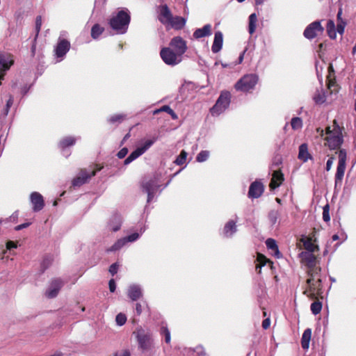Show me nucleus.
<instances>
[{"instance_id":"338daca9","label":"nucleus","mask_w":356,"mask_h":356,"mask_svg":"<svg viewBox=\"0 0 356 356\" xmlns=\"http://www.w3.org/2000/svg\"><path fill=\"white\" fill-rule=\"evenodd\" d=\"M30 224H19V225L16 226L15 227V229L16 231L22 230L26 227H27Z\"/></svg>"},{"instance_id":"49530a36","label":"nucleus","mask_w":356,"mask_h":356,"mask_svg":"<svg viewBox=\"0 0 356 356\" xmlns=\"http://www.w3.org/2000/svg\"><path fill=\"white\" fill-rule=\"evenodd\" d=\"M209 155L208 151L202 150L197 154L196 160L198 162H204L209 158Z\"/></svg>"},{"instance_id":"2eb2a0df","label":"nucleus","mask_w":356,"mask_h":356,"mask_svg":"<svg viewBox=\"0 0 356 356\" xmlns=\"http://www.w3.org/2000/svg\"><path fill=\"white\" fill-rule=\"evenodd\" d=\"M316 238V228H314V232L309 236L302 235L300 238V241L303 243L305 252H314L316 249H318V246L316 245L313 242H315Z\"/></svg>"},{"instance_id":"5701e85b","label":"nucleus","mask_w":356,"mask_h":356,"mask_svg":"<svg viewBox=\"0 0 356 356\" xmlns=\"http://www.w3.org/2000/svg\"><path fill=\"white\" fill-rule=\"evenodd\" d=\"M127 296L132 301H136L143 296V289L137 284H131L127 289Z\"/></svg>"},{"instance_id":"ddd939ff","label":"nucleus","mask_w":356,"mask_h":356,"mask_svg":"<svg viewBox=\"0 0 356 356\" xmlns=\"http://www.w3.org/2000/svg\"><path fill=\"white\" fill-rule=\"evenodd\" d=\"M64 282L60 278L53 279L45 291V296L48 298H54L57 296Z\"/></svg>"},{"instance_id":"79ce46f5","label":"nucleus","mask_w":356,"mask_h":356,"mask_svg":"<svg viewBox=\"0 0 356 356\" xmlns=\"http://www.w3.org/2000/svg\"><path fill=\"white\" fill-rule=\"evenodd\" d=\"M187 155L188 154L185 150H181L180 154L177 157L176 160L175 161V163H176L177 165H181L184 164L186 161Z\"/></svg>"},{"instance_id":"37998d69","label":"nucleus","mask_w":356,"mask_h":356,"mask_svg":"<svg viewBox=\"0 0 356 356\" xmlns=\"http://www.w3.org/2000/svg\"><path fill=\"white\" fill-rule=\"evenodd\" d=\"M51 262L52 257L49 255L45 256L41 263V273H44V270L51 264Z\"/></svg>"},{"instance_id":"1a4fd4ad","label":"nucleus","mask_w":356,"mask_h":356,"mask_svg":"<svg viewBox=\"0 0 356 356\" xmlns=\"http://www.w3.org/2000/svg\"><path fill=\"white\" fill-rule=\"evenodd\" d=\"M347 153L344 149H340L339 151V162L335 174V184L341 183L344 176L346 170V161Z\"/></svg>"},{"instance_id":"4468645a","label":"nucleus","mask_w":356,"mask_h":356,"mask_svg":"<svg viewBox=\"0 0 356 356\" xmlns=\"http://www.w3.org/2000/svg\"><path fill=\"white\" fill-rule=\"evenodd\" d=\"M264 189L263 183L259 180H255L250 185L248 195L252 199L259 198L264 193Z\"/></svg>"},{"instance_id":"864d4df0","label":"nucleus","mask_w":356,"mask_h":356,"mask_svg":"<svg viewBox=\"0 0 356 356\" xmlns=\"http://www.w3.org/2000/svg\"><path fill=\"white\" fill-rule=\"evenodd\" d=\"M17 248V243L13 241H9L6 243V250L3 252L4 254L8 250L11 252L12 250Z\"/></svg>"},{"instance_id":"7c9ffc66","label":"nucleus","mask_w":356,"mask_h":356,"mask_svg":"<svg viewBox=\"0 0 356 356\" xmlns=\"http://www.w3.org/2000/svg\"><path fill=\"white\" fill-rule=\"evenodd\" d=\"M298 159L302 162H306L309 159H312V156L309 153L308 146L306 143H302L299 147Z\"/></svg>"},{"instance_id":"6ab92c4d","label":"nucleus","mask_w":356,"mask_h":356,"mask_svg":"<svg viewBox=\"0 0 356 356\" xmlns=\"http://www.w3.org/2000/svg\"><path fill=\"white\" fill-rule=\"evenodd\" d=\"M14 64L13 56L10 53H0V71L6 73Z\"/></svg>"},{"instance_id":"bb28decb","label":"nucleus","mask_w":356,"mask_h":356,"mask_svg":"<svg viewBox=\"0 0 356 356\" xmlns=\"http://www.w3.org/2000/svg\"><path fill=\"white\" fill-rule=\"evenodd\" d=\"M223 43V35L220 31L215 33L213 42L211 47V50L213 53H218L220 51Z\"/></svg>"},{"instance_id":"f8f14e48","label":"nucleus","mask_w":356,"mask_h":356,"mask_svg":"<svg viewBox=\"0 0 356 356\" xmlns=\"http://www.w3.org/2000/svg\"><path fill=\"white\" fill-rule=\"evenodd\" d=\"M169 47L172 48L181 58L188 49L186 41L180 36L172 38L170 42Z\"/></svg>"},{"instance_id":"69168bd1","label":"nucleus","mask_w":356,"mask_h":356,"mask_svg":"<svg viewBox=\"0 0 356 356\" xmlns=\"http://www.w3.org/2000/svg\"><path fill=\"white\" fill-rule=\"evenodd\" d=\"M13 102H14L13 97L10 95L9 96V99H8V101L6 102V107L10 108L13 104Z\"/></svg>"},{"instance_id":"f3484780","label":"nucleus","mask_w":356,"mask_h":356,"mask_svg":"<svg viewBox=\"0 0 356 356\" xmlns=\"http://www.w3.org/2000/svg\"><path fill=\"white\" fill-rule=\"evenodd\" d=\"M30 202L32 209L35 212L41 211L44 207L43 196L38 192H32L30 195Z\"/></svg>"},{"instance_id":"a18cd8bd","label":"nucleus","mask_w":356,"mask_h":356,"mask_svg":"<svg viewBox=\"0 0 356 356\" xmlns=\"http://www.w3.org/2000/svg\"><path fill=\"white\" fill-rule=\"evenodd\" d=\"M116 324L119 326H122L127 322V316L124 314L119 313L115 317Z\"/></svg>"},{"instance_id":"e433bc0d","label":"nucleus","mask_w":356,"mask_h":356,"mask_svg":"<svg viewBox=\"0 0 356 356\" xmlns=\"http://www.w3.org/2000/svg\"><path fill=\"white\" fill-rule=\"evenodd\" d=\"M326 29H327V32L328 36L331 39H334L336 38L337 34H336L335 24H334V22L333 20L330 19L327 22Z\"/></svg>"},{"instance_id":"aec40b11","label":"nucleus","mask_w":356,"mask_h":356,"mask_svg":"<svg viewBox=\"0 0 356 356\" xmlns=\"http://www.w3.org/2000/svg\"><path fill=\"white\" fill-rule=\"evenodd\" d=\"M299 257L308 269L316 266L318 264L317 258L313 252H301L299 254Z\"/></svg>"},{"instance_id":"c03bdc74","label":"nucleus","mask_w":356,"mask_h":356,"mask_svg":"<svg viewBox=\"0 0 356 356\" xmlns=\"http://www.w3.org/2000/svg\"><path fill=\"white\" fill-rule=\"evenodd\" d=\"M291 125L294 130L299 129L302 127V121L300 118H293L291 121Z\"/></svg>"},{"instance_id":"0e129e2a","label":"nucleus","mask_w":356,"mask_h":356,"mask_svg":"<svg viewBox=\"0 0 356 356\" xmlns=\"http://www.w3.org/2000/svg\"><path fill=\"white\" fill-rule=\"evenodd\" d=\"M135 309H136V312L137 315H138V316H139V315H140V314H141V313H142V311H143V308H142V305H141V304H140V303H138H138H136V308H135Z\"/></svg>"},{"instance_id":"423d86ee","label":"nucleus","mask_w":356,"mask_h":356,"mask_svg":"<svg viewBox=\"0 0 356 356\" xmlns=\"http://www.w3.org/2000/svg\"><path fill=\"white\" fill-rule=\"evenodd\" d=\"M160 56L166 65L171 66H175L182 60V58L169 47L161 48Z\"/></svg>"},{"instance_id":"72a5a7b5","label":"nucleus","mask_w":356,"mask_h":356,"mask_svg":"<svg viewBox=\"0 0 356 356\" xmlns=\"http://www.w3.org/2000/svg\"><path fill=\"white\" fill-rule=\"evenodd\" d=\"M76 143V138L73 136H66L62 138L59 142V147L61 149L72 146Z\"/></svg>"},{"instance_id":"3c124183","label":"nucleus","mask_w":356,"mask_h":356,"mask_svg":"<svg viewBox=\"0 0 356 356\" xmlns=\"http://www.w3.org/2000/svg\"><path fill=\"white\" fill-rule=\"evenodd\" d=\"M327 88L330 90H332V87H336V81L334 78H332V75L329 74V75L327 76Z\"/></svg>"},{"instance_id":"cd10ccee","label":"nucleus","mask_w":356,"mask_h":356,"mask_svg":"<svg viewBox=\"0 0 356 356\" xmlns=\"http://www.w3.org/2000/svg\"><path fill=\"white\" fill-rule=\"evenodd\" d=\"M211 35V24H206L201 29H197L193 33V37L195 39H200Z\"/></svg>"},{"instance_id":"a878e982","label":"nucleus","mask_w":356,"mask_h":356,"mask_svg":"<svg viewBox=\"0 0 356 356\" xmlns=\"http://www.w3.org/2000/svg\"><path fill=\"white\" fill-rule=\"evenodd\" d=\"M168 25L175 30H181L186 25V20L184 17L180 16H172Z\"/></svg>"},{"instance_id":"c9c22d12","label":"nucleus","mask_w":356,"mask_h":356,"mask_svg":"<svg viewBox=\"0 0 356 356\" xmlns=\"http://www.w3.org/2000/svg\"><path fill=\"white\" fill-rule=\"evenodd\" d=\"M257 22V17L255 13H252L249 16V26L248 31L250 35H252L256 30V25Z\"/></svg>"},{"instance_id":"39448f33","label":"nucleus","mask_w":356,"mask_h":356,"mask_svg":"<svg viewBox=\"0 0 356 356\" xmlns=\"http://www.w3.org/2000/svg\"><path fill=\"white\" fill-rule=\"evenodd\" d=\"M231 102V94L229 91H222L214 106L210 112L213 115H218L229 106Z\"/></svg>"},{"instance_id":"2f4dec72","label":"nucleus","mask_w":356,"mask_h":356,"mask_svg":"<svg viewBox=\"0 0 356 356\" xmlns=\"http://www.w3.org/2000/svg\"><path fill=\"white\" fill-rule=\"evenodd\" d=\"M254 262L256 271L258 273H261V268L266 266L267 264H269L270 265L272 264V262H270L269 259H268L266 257L261 254H258Z\"/></svg>"},{"instance_id":"58836bf2","label":"nucleus","mask_w":356,"mask_h":356,"mask_svg":"<svg viewBox=\"0 0 356 356\" xmlns=\"http://www.w3.org/2000/svg\"><path fill=\"white\" fill-rule=\"evenodd\" d=\"M126 118V115L122 113L114 114L111 115L108 119V122L111 124H120Z\"/></svg>"},{"instance_id":"de8ad7c7","label":"nucleus","mask_w":356,"mask_h":356,"mask_svg":"<svg viewBox=\"0 0 356 356\" xmlns=\"http://www.w3.org/2000/svg\"><path fill=\"white\" fill-rule=\"evenodd\" d=\"M269 220L272 222H276L277 220H280V213L277 210H272L268 215Z\"/></svg>"},{"instance_id":"774afa93","label":"nucleus","mask_w":356,"mask_h":356,"mask_svg":"<svg viewBox=\"0 0 356 356\" xmlns=\"http://www.w3.org/2000/svg\"><path fill=\"white\" fill-rule=\"evenodd\" d=\"M341 15H342V8H340L338 11L337 15V20L339 22H341V21H343L342 18H341Z\"/></svg>"},{"instance_id":"9d476101","label":"nucleus","mask_w":356,"mask_h":356,"mask_svg":"<svg viewBox=\"0 0 356 356\" xmlns=\"http://www.w3.org/2000/svg\"><path fill=\"white\" fill-rule=\"evenodd\" d=\"M102 167H98L96 170H92L89 172L86 169H82L79 175L72 180L74 187H79L86 184L92 177L95 176L97 172L101 170Z\"/></svg>"},{"instance_id":"c85d7f7f","label":"nucleus","mask_w":356,"mask_h":356,"mask_svg":"<svg viewBox=\"0 0 356 356\" xmlns=\"http://www.w3.org/2000/svg\"><path fill=\"white\" fill-rule=\"evenodd\" d=\"M321 268L317 266L308 269L307 275L309 277L307 280V283H310L311 280H318V278L321 279Z\"/></svg>"},{"instance_id":"4d7b16f0","label":"nucleus","mask_w":356,"mask_h":356,"mask_svg":"<svg viewBox=\"0 0 356 356\" xmlns=\"http://www.w3.org/2000/svg\"><path fill=\"white\" fill-rule=\"evenodd\" d=\"M128 153V149L127 147H124L122 149H120L118 153L117 154V156L119 159H123L125 157V156Z\"/></svg>"},{"instance_id":"6e6552de","label":"nucleus","mask_w":356,"mask_h":356,"mask_svg":"<svg viewBox=\"0 0 356 356\" xmlns=\"http://www.w3.org/2000/svg\"><path fill=\"white\" fill-rule=\"evenodd\" d=\"M307 284L308 287L304 291L303 293L306 295L309 299H316L317 296L322 294V279L318 278V280H311V282L307 283Z\"/></svg>"},{"instance_id":"09e8293b","label":"nucleus","mask_w":356,"mask_h":356,"mask_svg":"<svg viewBox=\"0 0 356 356\" xmlns=\"http://www.w3.org/2000/svg\"><path fill=\"white\" fill-rule=\"evenodd\" d=\"M161 334L165 337V341L166 343H170L171 340L170 332L167 327H161Z\"/></svg>"},{"instance_id":"412c9836","label":"nucleus","mask_w":356,"mask_h":356,"mask_svg":"<svg viewBox=\"0 0 356 356\" xmlns=\"http://www.w3.org/2000/svg\"><path fill=\"white\" fill-rule=\"evenodd\" d=\"M159 14L158 19L159 22L163 25H168L172 19V14L167 4L161 5L159 6Z\"/></svg>"},{"instance_id":"680f3d73","label":"nucleus","mask_w":356,"mask_h":356,"mask_svg":"<svg viewBox=\"0 0 356 356\" xmlns=\"http://www.w3.org/2000/svg\"><path fill=\"white\" fill-rule=\"evenodd\" d=\"M18 217H19V213L17 211L13 213L10 216V221L12 222H16L18 220Z\"/></svg>"},{"instance_id":"a211bd4d","label":"nucleus","mask_w":356,"mask_h":356,"mask_svg":"<svg viewBox=\"0 0 356 356\" xmlns=\"http://www.w3.org/2000/svg\"><path fill=\"white\" fill-rule=\"evenodd\" d=\"M159 186L154 180H149L142 185L143 191L147 194V202H149L154 197V194L158 190Z\"/></svg>"},{"instance_id":"dca6fc26","label":"nucleus","mask_w":356,"mask_h":356,"mask_svg":"<svg viewBox=\"0 0 356 356\" xmlns=\"http://www.w3.org/2000/svg\"><path fill=\"white\" fill-rule=\"evenodd\" d=\"M136 339L139 348L143 351L149 348L151 343V337L149 334L146 333L143 330H139L137 332Z\"/></svg>"},{"instance_id":"b1692460","label":"nucleus","mask_w":356,"mask_h":356,"mask_svg":"<svg viewBox=\"0 0 356 356\" xmlns=\"http://www.w3.org/2000/svg\"><path fill=\"white\" fill-rule=\"evenodd\" d=\"M284 175L280 170H275L272 175V178L269 184L271 190L279 187L284 181Z\"/></svg>"},{"instance_id":"f704fd0d","label":"nucleus","mask_w":356,"mask_h":356,"mask_svg":"<svg viewBox=\"0 0 356 356\" xmlns=\"http://www.w3.org/2000/svg\"><path fill=\"white\" fill-rule=\"evenodd\" d=\"M160 112H166L170 115L173 120H177L178 118L177 115L175 112L168 106L164 105L159 109H156L154 111V114L159 113Z\"/></svg>"},{"instance_id":"9b49d317","label":"nucleus","mask_w":356,"mask_h":356,"mask_svg":"<svg viewBox=\"0 0 356 356\" xmlns=\"http://www.w3.org/2000/svg\"><path fill=\"white\" fill-rule=\"evenodd\" d=\"M324 31L323 27L321 24L320 21H315L309 24L304 31L303 35L309 39L312 40L318 36L319 34H322Z\"/></svg>"},{"instance_id":"e2e57ef3","label":"nucleus","mask_w":356,"mask_h":356,"mask_svg":"<svg viewBox=\"0 0 356 356\" xmlns=\"http://www.w3.org/2000/svg\"><path fill=\"white\" fill-rule=\"evenodd\" d=\"M334 159V158L333 156L330 157L327 161V163H326V170L327 171H329L330 169H331V167H332V165L333 163V160Z\"/></svg>"},{"instance_id":"603ef678","label":"nucleus","mask_w":356,"mask_h":356,"mask_svg":"<svg viewBox=\"0 0 356 356\" xmlns=\"http://www.w3.org/2000/svg\"><path fill=\"white\" fill-rule=\"evenodd\" d=\"M41 26H42V17L40 15H39L35 19V31H36L35 37H38V35L40 31Z\"/></svg>"},{"instance_id":"c756f323","label":"nucleus","mask_w":356,"mask_h":356,"mask_svg":"<svg viewBox=\"0 0 356 356\" xmlns=\"http://www.w3.org/2000/svg\"><path fill=\"white\" fill-rule=\"evenodd\" d=\"M237 232L236 224H225V226L220 232V235L224 238L232 237Z\"/></svg>"},{"instance_id":"6e6d98bb","label":"nucleus","mask_w":356,"mask_h":356,"mask_svg":"<svg viewBox=\"0 0 356 356\" xmlns=\"http://www.w3.org/2000/svg\"><path fill=\"white\" fill-rule=\"evenodd\" d=\"M118 270V264L117 263H114L109 267V273L114 275L117 273Z\"/></svg>"},{"instance_id":"a19ab883","label":"nucleus","mask_w":356,"mask_h":356,"mask_svg":"<svg viewBox=\"0 0 356 356\" xmlns=\"http://www.w3.org/2000/svg\"><path fill=\"white\" fill-rule=\"evenodd\" d=\"M316 104H321L325 102L326 97L324 93H322V91L317 90L314 94L313 97Z\"/></svg>"},{"instance_id":"473e14b6","label":"nucleus","mask_w":356,"mask_h":356,"mask_svg":"<svg viewBox=\"0 0 356 356\" xmlns=\"http://www.w3.org/2000/svg\"><path fill=\"white\" fill-rule=\"evenodd\" d=\"M311 337L312 330L310 328L306 329L304 331L301 339V346L303 349L307 350L309 348Z\"/></svg>"},{"instance_id":"5fc2aeb1","label":"nucleus","mask_w":356,"mask_h":356,"mask_svg":"<svg viewBox=\"0 0 356 356\" xmlns=\"http://www.w3.org/2000/svg\"><path fill=\"white\" fill-rule=\"evenodd\" d=\"M345 26H346V22L344 21H341V22L338 23L337 26V30L339 33L343 34V33L344 31Z\"/></svg>"},{"instance_id":"f257e3e1","label":"nucleus","mask_w":356,"mask_h":356,"mask_svg":"<svg viewBox=\"0 0 356 356\" xmlns=\"http://www.w3.org/2000/svg\"><path fill=\"white\" fill-rule=\"evenodd\" d=\"M344 127H340L337 121L334 120L332 126H327L325 128L326 137L325 146L329 147L330 149L334 150L340 149L343 143Z\"/></svg>"},{"instance_id":"0eeeda50","label":"nucleus","mask_w":356,"mask_h":356,"mask_svg":"<svg viewBox=\"0 0 356 356\" xmlns=\"http://www.w3.org/2000/svg\"><path fill=\"white\" fill-rule=\"evenodd\" d=\"M158 139L157 136H154L152 139L147 140L141 147L136 148L124 160V164L128 165L136 159L143 153H145Z\"/></svg>"},{"instance_id":"13d9d810","label":"nucleus","mask_w":356,"mask_h":356,"mask_svg":"<svg viewBox=\"0 0 356 356\" xmlns=\"http://www.w3.org/2000/svg\"><path fill=\"white\" fill-rule=\"evenodd\" d=\"M109 290L113 293L116 289V284L113 279H111L108 282Z\"/></svg>"},{"instance_id":"052dcab7","label":"nucleus","mask_w":356,"mask_h":356,"mask_svg":"<svg viewBox=\"0 0 356 356\" xmlns=\"http://www.w3.org/2000/svg\"><path fill=\"white\" fill-rule=\"evenodd\" d=\"M270 320L269 318L264 319L262 322V327L264 330L268 329L270 327Z\"/></svg>"},{"instance_id":"f03ea898","label":"nucleus","mask_w":356,"mask_h":356,"mask_svg":"<svg viewBox=\"0 0 356 356\" xmlns=\"http://www.w3.org/2000/svg\"><path fill=\"white\" fill-rule=\"evenodd\" d=\"M131 16L127 10H121L113 16L108 22L111 28L118 34H124L127 31Z\"/></svg>"},{"instance_id":"4be33fe9","label":"nucleus","mask_w":356,"mask_h":356,"mask_svg":"<svg viewBox=\"0 0 356 356\" xmlns=\"http://www.w3.org/2000/svg\"><path fill=\"white\" fill-rule=\"evenodd\" d=\"M70 49V43L66 39L59 40L57 45L55 47L54 51L56 57H63Z\"/></svg>"},{"instance_id":"20e7f679","label":"nucleus","mask_w":356,"mask_h":356,"mask_svg":"<svg viewBox=\"0 0 356 356\" xmlns=\"http://www.w3.org/2000/svg\"><path fill=\"white\" fill-rule=\"evenodd\" d=\"M259 81L255 74H248L243 76L235 84L234 88L238 91L248 92L253 90Z\"/></svg>"},{"instance_id":"8fccbe9b","label":"nucleus","mask_w":356,"mask_h":356,"mask_svg":"<svg viewBox=\"0 0 356 356\" xmlns=\"http://www.w3.org/2000/svg\"><path fill=\"white\" fill-rule=\"evenodd\" d=\"M323 219L325 222H329L330 220V207L328 204H326L325 207H323Z\"/></svg>"},{"instance_id":"ea45409f","label":"nucleus","mask_w":356,"mask_h":356,"mask_svg":"<svg viewBox=\"0 0 356 356\" xmlns=\"http://www.w3.org/2000/svg\"><path fill=\"white\" fill-rule=\"evenodd\" d=\"M310 309L313 314H318L322 309V302L318 300L314 301L312 303Z\"/></svg>"},{"instance_id":"393cba45","label":"nucleus","mask_w":356,"mask_h":356,"mask_svg":"<svg viewBox=\"0 0 356 356\" xmlns=\"http://www.w3.org/2000/svg\"><path fill=\"white\" fill-rule=\"evenodd\" d=\"M266 245L268 250L271 251V254L274 256L275 258H281L282 254L279 250L278 245L275 239L269 238L266 241Z\"/></svg>"},{"instance_id":"bf43d9fd","label":"nucleus","mask_w":356,"mask_h":356,"mask_svg":"<svg viewBox=\"0 0 356 356\" xmlns=\"http://www.w3.org/2000/svg\"><path fill=\"white\" fill-rule=\"evenodd\" d=\"M130 352L128 350H124L115 353L114 356H130Z\"/></svg>"},{"instance_id":"7ed1b4c3","label":"nucleus","mask_w":356,"mask_h":356,"mask_svg":"<svg viewBox=\"0 0 356 356\" xmlns=\"http://www.w3.org/2000/svg\"><path fill=\"white\" fill-rule=\"evenodd\" d=\"M147 226L145 224H136L131 231L132 233L126 237L118 239L111 248L107 249V252H115L122 248L128 242H134L145 232Z\"/></svg>"},{"instance_id":"4c0bfd02","label":"nucleus","mask_w":356,"mask_h":356,"mask_svg":"<svg viewBox=\"0 0 356 356\" xmlns=\"http://www.w3.org/2000/svg\"><path fill=\"white\" fill-rule=\"evenodd\" d=\"M104 29L99 24H95L91 29V37L93 39H97L104 32Z\"/></svg>"}]
</instances>
